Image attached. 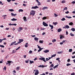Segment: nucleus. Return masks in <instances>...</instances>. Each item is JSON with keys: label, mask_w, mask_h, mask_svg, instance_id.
I'll return each instance as SVG.
<instances>
[{"label": "nucleus", "mask_w": 75, "mask_h": 75, "mask_svg": "<svg viewBox=\"0 0 75 75\" xmlns=\"http://www.w3.org/2000/svg\"><path fill=\"white\" fill-rule=\"evenodd\" d=\"M69 25H73V23H72V22H70L69 23Z\"/></svg>", "instance_id": "obj_26"}, {"label": "nucleus", "mask_w": 75, "mask_h": 75, "mask_svg": "<svg viewBox=\"0 0 75 75\" xmlns=\"http://www.w3.org/2000/svg\"><path fill=\"white\" fill-rule=\"evenodd\" d=\"M44 52H45V53H47V52H49V50H44L43 51Z\"/></svg>", "instance_id": "obj_8"}, {"label": "nucleus", "mask_w": 75, "mask_h": 75, "mask_svg": "<svg viewBox=\"0 0 75 75\" xmlns=\"http://www.w3.org/2000/svg\"><path fill=\"white\" fill-rule=\"evenodd\" d=\"M47 19L46 17H44L42 18V20H46Z\"/></svg>", "instance_id": "obj_36"}, {"label": "nucleus", "mask_w": 75, "mask_h": 75, "mask_svg": "<svg viewBox=\"0 0 75 75\" xmlns=\"http://www.w3.org/2000/svg\"><path fill=\"white\" fill-rule=\"evenodd\" d=\"M75 58V55L74 56H72V58Z\"/></svg>", "instance_id": "obj_64"}, {"label": "nucleus", "mask_w": 75, "mask_h": 75, "mask_svg": "<svg viewBox=\"0 0 75 75\" xmlns=\"http://www.w3.org/2000/svg\"><path fill=\"white\" fill-rule=\"evenodd\" d=\"M62 3H65V1L63 0L62 1Z\"/></svg>", "instance_id": "obj_47"}, {"label": "nucleus", "mask_w": 75, "mask_h": 75, "mask_svg": "<svg viewBox=\"0 0 75 75\" xmlns=\"http://www.w3.org/2000/svg\"><path fill=\"white\" fill-rule=\"evenodd\" d=\"M56 41V40L54 39L53 40H52V42H55Z\"/></svg>", "instance_id": "obj_50"}, {"label": "nucleus", "mask_w": 75, "mask_h": 75, "mask_svg": "<svg viewBox=\"0 0 75 75\" xmlns=\"http://www.w3.org/2000/svg\"><path fill=\"white\" fill-rule=\"evenodd\" d=\"M42 24L44 26H45V27H47V26L48 25L47 23H46L44 22H43Z\"/></svg>", "instance_id": "obj_2"}, {"label": "nucleus", "mask_w": 75, "mask_h": 75, "mask_svg": "<svg viewBox=\"0 0 75 75\" xmlns=\"http://www.w3.org/2000/svg\"><path fill=\"white\" fill-rule=\"evenodd\" d=\"M36 2H37L38 3V6H40L41 5V3L40 2H39V1L38 0H35Z\"/></svg>", "instance_id": "obj_7"}, {"label": "nucleus", "mask_w": 75, "mask_h": 75, "mask_svg": "<svg viewBox=\"0 0 75 75\" xmlns=\"http://www.w3.org/2000/svg\"><path fill=\"white\" fill-rule=\"evenodd\" d=\"M23 9H20L18 10L19 12H23Z\"/></svg>", "instance_id": "obj_24"}, {"label": "nucleus", "mask_w": 75, "mask_h": 75, "mask_svg": "<svg viewBox=\"0 0 75 75\" xmlns=\"http://www.w3.org/2000/svg\"><path fill=\"white\" fill-rule=\"evenodd\" d=\"M62 52H57V54H61Z\"/></svg>", "instance_id": "obj_51"}, {"label": "nucleus", "mask_w": 75, "mask_h": 75, "mask_svg": "<svg viewBox=\"0 0 75 75\" xmlns=\"http://www.w3.org/2000/svg\"><path fill=\"white\" fill-rule=\"evenodd\" d=\"M71 31H75V29L74 28H72L71 29Z\"/></svg>", "instance_id": "obj_33"}, {"label": "nucleus", "mask_w": 75, "mask_h": 75, "mask_svg": "<svg viewBox=\"0 0 75 75\" xmlns=\"http://www.w3.org/2000/svg\"><path fill=\"white\" fill-rule=\"evenodd\" d=\"M29 62H30V63L31 64H33V63H34V61H31V60H29Z\"/></svg>", "instance_id": "obj_30"}, {"label": "nucleus", "mask_w": 75, "mask_h": 75, "mask_svg": "<svg viewBox=\"0 0 75 75\" xmlns=\"http://www.w3.org/2000/svg\"><path fill=\"white\" fill-rule=\"evenodd\" d=\"M19 41H20V42H23V41H24V40H23V39H20L19 40Z\"/></svg>", "instance_id": "obj_27"}, {"label": "nucleus", "mask_w": 75, "mask_h": 75, "mask_svg": "<svg viewBox=\"0 0 75 75\" xmlns=\"http://www.w3.org/2000/svg\"><path fill=\"white\" fill-rule=\"evenodd\" d=\"M72 49H69V52H72Z\"/></svg>", "instance_id": "obj_41"}, {"label": "nucleus", "mask_w": 75, "mask_h": 75, "mask_svg": "<svg viewBox=\"0 0 75 75\" xmlns=\"http://www.w3.org/2000/svg\"><path fill=\"white\" fill-rule=\"evenodd\" d=\"M16 42V41H15L14 42H12V43L11 44L10 46H11V45H14V44H15Z\"/></svg>", "instance_id": "obj_13"}, {"label": "nucleus", "mask_w": 75, "mask_h": 75, "mask_svg": "<svg viewBox=\"0 0 75 75\" xmlns=\"http://www.w3.org/2000/svg\"><path fill=\"white\" fill-rule=\"evenodd\" d=\"M36 72L35 73V75H37L38 74H39V71H38V70H37Z\"/></svg>", "instance_id": "obj_6"}, {"label": "nucleus", "mask_w": 75, "mask_h": 75, "mask_svg": "<svg viewBox=\"0 0 75 75\" xmlns=\"http://www.w3.org/2000/svg\"><path fill=\"white\" fill-rule=\"evenodd\" d=\"M49 26L51 28V29L52 30L54 28V26L53 25H49Z\"/></svg>", "instance_id": "obj_11"}, {"label": "nucleus", "mask_w": 75, "mask_h": 75, "mask_svg": "<svg viewBox=\"0 0 75 75\" xmlns=\"http://www.w3.org/2000/svg\"><path fill=\"white\" fill-rule=\"evenodd\" d=\"M6 40V38H4L3 39H0V42H2V41H3V40Z\"/></svg>", "instance_id": "obj_14"}, {"label": "nucleus", "mask_w": 75, "mask_h": 75, "mask_svg": "<svg viewBox=\"0 0 75 75\" xmlns=\"http://www.w3.org/2000/svg\"><path fill=\"white\" fill-rule=\"evenodd\" d=\"M46 61H49V59H48V58H46Z\"/></svg>", "instance_id": "obj_58"}, {"label": "nucleus", "mask_w": 75, "mask_h": 75, "mask_svg": "<svg viewBox=\"0 0 75 75\" xmlns=\"http://www.w3.org/2000/svg\"><path fill=\"white\" fill-rule=\"evenodd\" d=\"M16 69L18 70H18H20V67H16Z\"/></svg>", "instance_id": "obj_35"}, {"label": "nucleus", "mask_w": 75, "mask_h": 75, "mask_svg": "<svg viewBox=\"0 0 75 75\" xmlns=\"http://www.w3.org/2000/svg\"><path fill=\"white\" fill-rule=\"evenodd\" d=\"M54 67V64H52L50 66V68H52Z\"/></svg>", "instance_id": "obj_29"}, {"label": "nucleus", "mask_w": 75, "mask_h": 75, "mask_svg": "<svg viewBox=\"0 0 75 75\" xmlns=\"http://www.w3.org/2000/svg\"><path fill=\"white\" fill-rule=\"evenodd\" d=\"M19 30H18V32H20V31H21V30H23V28L21 27H19Z\"/></svg>", "instance_id": "obj_12"}, {"label": "nucleus", "mask_w": 75, "mask_h": 75, "mask_svg": "<svg viewBox=\"0 0 75 75\" xmlns=\"http://www.w3.org/2000/svg\"><path fill=\"white\" fill-rule=\"evenodd\" d=\"M37 59V58L35 57V59H34V61H36Z\"/></svg>", "instance_id": "obj_54"}, {"label": "nucleus", "mask_w": 75, "mask_h": 75, "mask_svg": "<svg viewBox=\"0 0 75 75\" xmlns=\"http://www.w3.org/2000/svg\"><path fill=\"white\" fill-rule=\"evenodd\" d=\"M25 47H26V48H27V47H28V46L27 45H25Z\"/></svg>", "instance_id": "obj_62"}, {"label": "nucleus", "mask_w": 75, "mask_h": 75, "mask_svg": "<svg viewBox=\"0 0 75 75\" xmlns=\"http://www.w3.org/2000/svg\"><path fill=\"white\" fill-rule=\"evenodd\" d=\"M67 62H70L71 61L70 59H69L67 61Z\"/></svg>", "instance_id": "obj_49"}, {"label": "nucleus", "mask_w": 75, "mask_h": 75, "mask_svg": "<svg viewBox=\"0 0 75 75\" xmlns=\"http://www.w3.org/2000/svg\"><path fill=\"white\" fill-rule=\"evenodd\" d=\"M68 8L67 7H65V8H64V10H63V11H64V10H67Z\"/></svg>", "instance_id": "obj_31"}, {"label": "nucleus", "mask_w": 75, "mask_h": 75, "mask_svg": "<svg viewBox=\"0 0 75 75\" xmlns=\"http://www.w3.org/2000/svg\"><path fill=\"white\" fill-rule=\"evenodd\" d=\"M53 24L54 25H56L57 24H58V23L57 22H53Z\"/></svg>", "instance_id": "obj_20"}, {"label": "nucleus", "mask_w": 75, "mask_h": 75, "mask_svg": "<svg viewBox=\"0 0 75 75\" xmlns=\"http://www.w3.org/2000/svg\"><path fill=\"white\" fill-rule=\"evenodd\" d=\"M39 7L37 6H32L31 8L32 9H36V8H38Z\"/></svg>", "instance_id": "obj_3"}, {"label": "nucleus", "mask_w": 75, "mask_h": 75, "mask_svg": "<svg viewBox=\"0 0 75 75\" xmlns=\"http://www.w3.org/2000/svg\"><path fill=\"white\" fill-rule=\"evenodd\" d=\"M43 42H44V41H43V40H40L39 41L40 43L41 44H42Z\"/></svg>", "instance_id": "obj_28"}, {"label": "nucleus", "mask_w": 75, "mask_h": 75, "mask_svg": "<svg viewBox=\"0 0 75 75\" xmlns=\"http://www.w3.org/2000/svg\"><path fill=\"white\" fill-rule=\"evenodd\" d=\"M62 38H64V36L62 35H61L60 37V39H62Z\"/></svg>", "instance_id": "obj_32"}, {"label": "nucleus", "mask_w": 75, "mask_h": 75, "mask_svg": "<svg viewBox=\"0 0 75 75\" xmlns=\"http://www.w3.org/2000/svg\"><path fill=\"white\" fill-rule=\"evenodd\" d=\"M65 27H66V28H69V26L68 25H66L65 26Z\"/></svg>", "instance_id": "obj_23"}, {"label": "nucleus", "mask_w": 75, "mask_h": 75, "mask_svg": "<svg viewBox=\"0 0 75 75\" xmlns=\"http://www.w3.org/2000/svg\"><path fill=\"white\" fill-rule=\"evenodd\" d=\"M31 37H35V35H31Z\"/></svg>", "instance_id": "obj_60"}, {"label": "nucleus", "mask_w": 75, "mask_h": 75, "mask_svg": "<svg viewBox=\"0 0 75 75\" xmlns=\"http://www.w3.org/2000/svg\"><path fill=\"white\" fill-rule=\"evenodd\" d=\"M35 11L32 10L30 12V14L31 16L32 15L33 16H34V15H35Z\"/></svg>", "instance_id": "obj_1"}, {"label": "nucleus", "mask_w": 75, "mask_h": 75, "mask_svg": "<svg viewBox=\"0 0 75 75\" xmlns=\"http://www.w3.org/2000/svg\"><path fill=\"white\" fill-rule=\"evenodd\" d=\"M56 56V54H53L52 56V57H54Z\"/></svg>", "instance_id": "obj_42"}, {"label": "nucleus", "mask_w": 75, "mask_h": 75, "mask_svg": "<svg viewBox=\"0 0 75 75\" xmlns=\"http://www.w3.org/2000/svg\"><path fill=\"white\" fill-rule=\"evenodd\" d=\"M34 40L35 41H38V38H37L35 37L34 38Z\"/></svg>", "instance_id": "obj_19"}, {"label": "nucleus", "mask_w": 75, "mask_h": 75, "mask_svg": "<svg viewBox=\"0 0 75 75\" xmlns=\"http://www.w3.org/2000/svg\"><path fill=\"white\" fill-rule=\"evenodd\" d=\"M12 16H16L17 14L16 13L15 14H13V13H11Z\"/></svg>", "instance_id": "obj_17"}, {"label": "nucleus", "mask_w": 75, "mask_h": 75, "mask_svg": "<svg viewBox=\"0 0 75 75\" xmlns=\"http://www.w3.org/2000/svg\"><path fill=\"white\" fill-rule=\"evenodd\" d=\"M7 62L8 63H6V65H8V64H9L8 66H10V65H11V62L10 61H7Z\"/></svg>", "instance_id": "obj_5"}, {"label": "nucleus", "mask_w": 75, "mask_h": 75, "mask_svg": "<svg viewBox=\"0 0 75 75\" xmlns=\"http://www.w3.org/2000/svg\"><path fill=\"white\" fill-rule=\"evenodd\" d=\"M71 3H72L73 4H75V1H73Z\"/></svg>", "instance_id": "obj_61"}, {"label": "nucleus", "mask_w": 75, "mask_h": 75, "mask_svg": "<svg viewBox=\"0 0 75 75\" xmlns=\"http://www.w3.org/2000/svg\"><path fill=\"white\" fill-rule=\"evenodd\" d=\"M65 18H63L61 20L62 21H65Z\"/></svg>", "instance_id": "obj_37"}, {"label": "nucleus", "mask_w": 75, "mask_h": 75, "mask_svg": "<svg viewBox=\"0 0 75 75\" xmlns=\"http://www.w3.org/2000/svg\"><path fill=\"white\" fill-rule=\"evenodd\" d=\"M65 13H66V14H68V13H69V11H67V12H66Z\"/></svg>", "instance_id": "obj_57"}, {"label": "nucleus", "mask_w": 75, "mask_h": 75, "mask_svg": "<svg viewBox=\"0 0 75 75\" xmlns=\"http://www.w3.org/2000/svg\"><path fill=\"white\" fill-rule=\"evenodd\" d=\"M9 11H14V10L13 9H9Z\"/></svg>", "instance_id": "obj_34"}, {"label": "nucleus", "mask_w": 75, "mask_h": 75, "mask_svg": "<svg viewBox=\"0 0 75 75\" xmlns=\"http://www.w3.org/2000/svg\"><path fill=\"white\" fill-rule=\"evenodd\" d=\"M70 35H71V36H72V37L74 36V34H72L71 33H70Z\"/></svg>", "instance_id": "obj_44"}, {"label": "nucleus", "mask_w": 75, "mask_h": 75, "mask_svg": "<svg viewBox=\"0 0 75 75\" xmlns=\"http://www.w3.org/2000/svg\"><path fill=\"white\" fill-rule=\"evenodd\" d=\"M54 14L55 17H58V15H57V14H56V13H54Z\"/></svg>", "instance_id": "obj_46"}, {"label": "nucleus", "mask_w": 75, "mask_h": 75, "mask_svg": "<svg viewBox=\"0 0 75 75\" xmlns=\"http://www.w3.org/2000/svg\"><path fill=\"white\" fill-rule=\"evenodd\" d=\"M65 17L68 18H72V17L71 16H66Z\"/></svg>", "instance_id": "obj_21"}, {"label": "nucleus", "mask_w": 75, "mask_h": 75, "mask_svg": "<svg viewBox=\"0 0 75 75\" xmlns=\"http://www.w3.org/2000/svg\"><path fill=\"white\" fill-rule=\"evenodd\" d=\"M11 21H17V19H15L14 18H13V19H11Z\"/></svg>", "instance_id": "obj_15"}, {"label": "nucleus", "mask_w": 75, "mask_h": 75, "mask_svg": "<svg viewBox=\"0 0 75 75\" xmlns=\"http://www.w3.org/2000/svg\"><path fill=\"white\" fill-rule=\"evenodd\" d=\"M13 25H15V26H16L17 25V24L16 23H15L14 24H13Z\"/></svg>", "instance_id": "obj_55"}, {"label": "nucleus", "mask_w": 75, "mask_h": 75, "mask_svg": "<svg viewBox=\"0 0 75 75\" xmlns=\"http://www.w3.org/2000/svg\"><path fill=\"white\" fill-rule=\"evenodd\" d=\"M26 57H27V56H26V55H25L23 56V57L24 58H26Z\"/></svg>", "instance_id": "obj_56"}, {"label": "nucleus", "mask_w": 75, "mask_h": 75, "mask_svg": "<svg viewBox=\"0 0 75 75\" xmlns=\"http://www.w3.org/2000/svg\"><path fill=\"white\" fill-rule=\"evenodd\" d=\"M65 41H67L66 40H63L62 42L63 43H65Z\"/></svg>", "instance_id": "obj_53"}, {"label": "nucleus", "mask_w": 75, "mask_h": 75, "mask_svg": "<svg viewBox=\"0 0 75 75\" xmlns=\"http://www.w3.org/2000/svg\"><path fill=\"white\" fill-rule=\"evenodd\" d=\"M23 19L24 21H27V18L25 16H24V17H23Z\"/></svg>", "instance_id": "obj_9"}, {"label": "nucleus", "mask_w": 75, "mask_h": 75, "mask_svg": "<svg viewBox=\"0 0 75 75\" xmlns=\"http://www.w3.org/2000/svg\"><path fill=\"white\" fill-rule=\"evenodd\" d=\"M75 75V73H72L71 74V75Z\"/></svg>", "instance_id": "obj_63"}, {"label": "nucleus", "mask_w": 75, "mask_h": 75, "mask_svg": "<svg viewBox=\"0 0 75 75\" xmlns=\"http://www.w3.org/2000/svg\"><path fill=\"white\" fill-rule=\"evenodd\" d=\"M45 9H48V7H44L42 8V10H45Z\"/></svg>", "instance_id": "obj_18"}, {"label": "nucleus", "mask_w": 75, "mask_h": 75, "mask_svg": "<svg viewBox=\"0 0 75 75\" xmlns=\"http://www.w3.org/2000/svg\"><path fill=\"white\" fill-rule=\"evenodd\" d=\"M3 69L5 70V71H6V67H4Z\"/></svg>", "instance_id": "obj_52"}, {"label": "nucleus", "mask_w": 75, "mask_h": 75, "mask_svg": "<svg viewBox=\"0 0 75 75\" xmlns=\"http://www.w3.org/2000/svg\"><path fill=\"white\" fill-rule=\"evenodd\" d=\"M33 52L31 50H30L29 51V54H31Z\"/></svg>", "instance_id": "obj_48"}, {"label": "nucleus", "mask_w": 75, "mask_h": 75, "mask_svg": "<svg viewBox=\"0 0 75 75\" xmlns=\"http://www.w3.org/2000/svg\"><path fill=\"white\" fill-rule=\"evenodd\" d=\"M43 49H44L43 48H42V49H39V50H38V52H40V51H41L42 50H43Z\"/></svg>", "instance_id": "obj_22"}, {"label": "nucleus", "mask_w": 75, "mask_h": 75, "mask_svg": "<svg viewBox=\"0 0 75 75\" xmlns=\"http://www.w3.org/2000/svg\"><path fill=\"white\" fill-rule=\"evenodd\" d=\"M37 46H38V48H39V49H42V48H41V47H40V46H39L38 45H37Z\"/></svg>", "instance_id": "obj_38"}, {"label": "nucleus", "mask_w": 75, "mask_h": 75, "mask_svg": "<svg viewBox=\"0 0 75 75\" xmlns=\"http://www.w3.org/2000/svg\"><path fill=\"white\" fill-rule=\"evenodd\" d=\"M69 65H71V64L69 63H68L67 64V66L68 67Z\"/></svg>", "instance_id": "obj_40"}, {"label": "nucleus", "mask_w": 75, "mask_h": 75, "mask_svg": "<svg viewBox=\"0 0 75 75\" xmlns=\"http://www.w3.org/2000/svg\"><path fill=\"white\" fill-rule=\"evenodd\" d=\"M62 31V29L61 28H59L58 30H57V31L58 32H61Z\"/></svg>", "instance_id": "obj_16"}, {"label": "nucleus", "mask_w": 75, "mask_h": 75, "mask_svg": "<svg viewBox=\"0 0 75 75\" xmlns=\"http://www.w3.org/2000/svg\"><path fill=\"white\" fill-rule=\"evenodd\" d=\"M39 59H40V60H42V61H43L44 62H46V60H45V58H44V57L40 58Z\"/></svg>", "instance_id": "obj_4"}, {"label": "nucleus", "mask_w": 75, "mask_h": 75, "mask_svg": "<svg viewBox=\"0 0 75 75\" xmlns=\"http://www.w3.org/2000/svg\"><path fill=\"white\" fill-rule=\"evenodd\" d=\"M38 67H41V68H44L45 67V66L40 65V66H38Z\"/></svg>", "instance_id": "obj_10"}, {"label": "nucleus", "mask_w": 75, "mask_h": 75, "mask_svg": "<svg viewBox=\"0 0 75 75\" xmlns=\"http://www.w3.org/2000/svg\"><path fill=\"white\" fill-rule=\"evenodd\" d=\"M59 65L57 64V65L55 66L53 68L54 69H55L57 67V66H58Z\"/></svg>", "instance_id": "obj_25"}, {"label": "nucleus", "mask_w": 75, "mask_h": 75, "mask_svg": "<svg viewBox=\"0 0 75 75\" xmlns=\"http://www.w3.org/2000/svg\"><path fill=\"white\" fill-rule=\"evenodd\" d=\"M25 62L26 63H28V62H29V59L25 61Z\"/></svg>", "instance_id": "obj_39"}, {"label": "nucleus", "mask_w": 75, "mask_h": 75, "mask_svg": "<svg viewBox=\"0 0 75 75\" xmlns=\"http://www.w3.org/2000/svg\"><path fill=\"white\" fill-rule=\"evenodd\" d=\"M0 47H2V48H4V46L3 45H0Z\"/></svg>", "instance_id": "obj_45"}, {"label": "nucleus", "mask_w": 75, "mask_h": 75, "mask_svg": "<svg viewBox=\"0 0 75 75\" xmlns=\"http://www.w3.org/2000/svg\"><path fill=\"white\" fill-rule=\"evenodd\" d=\"M7 1L9 3H10V1H11V0H7Z\"/></svg>", "instance_id": "obj_59"}, {"label": "nucleus", "mask_w": 75, "mask_h": 75, "mask_svg": "<svg viewBox=\"0 0 75 75\" xmlns=\"http://www.w3.org/2000/svg\"><path fill=\"white\" fill-rule=\"evenodd\" d=\"M16 51H15L14 50H13L12 52V54H13V53H15V52H16Z\"/></svg>", "instance_id": "obj_43"}]
</instances>
